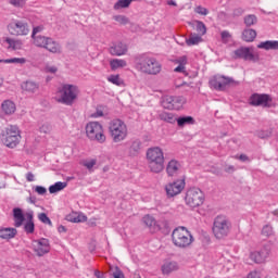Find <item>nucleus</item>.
Segmentation results:
<instances>
[{
	"label": "nucleus",
	"mask_w": 278,
	"mask_h": 278,
	"mask_svg": "<svg viewBox=\"0 0 278 278\" xmlns=\"http://www.w3.org/2000/svg\"><path fill=\"white\" fill-rule=\"evenodd\" d=\"M146 160L150 173L154 175H160L164 173V150L160 147L149 148L146 152Z\"/></svg>",
	"instance_id": "f257e3e1"
},
{
	"label": "nucleus",
	"mask_w": 278,
	"mask_h": 278,
	"mask_svg": "<svg viewBox=\"0 0 278 278\" xmlns=\"http://www.w3.org/2000/svg\"><path fill=\"white\" fill-rule=\"evenodd\" d=\"M79 97V87L77 85L64 84L59 87L55 99L63 105H73Z\"/></svg>",
	"instance_id": "f03ea898"
},
{
	"label": "nucleus",
	"mask_w": 278,
	"mask_h": 278,
	"mask_svg": "<svg viewBox=\"0 0 278 278\" xmlns=\"http://www.w3.org/2000/svg\"><path fill=\"white\" fill-rule=\"evenodd\" d=\"M172 242L178 249H188L194 242V237L188 228L178 227L172 232Z\"/></svg>",
	"instance_id": "7ed1b4c3"
},
{
	"label": "nucleus",
	"mask_w": 278,
	"mask_h": 278,
	"mask_svg": "<svg viewBox=\"0 0 278 278\" xmlns=\"http://www.w3.org/2000/svg\"><path fill=\"white\" fill-rule=\"evenodd\" d=\"M109 132L113 142L118 143L127 140L129 128H127V124L123 119H113L110 123Z\"/></svg>",
	"instance_id": "20e7f679"
},
{
	"label": "nucleus",
	"mask_w": 278,
	"mask_h": 278,
	"mask_svg": "<svg viewBox=\"0 0 278 278\" xmlns=\"http://www.w3.org/2000/svg\"><path fill=\"white\" fill-rule=\"evenodd\" d=\"M13 218L15 223V227H22L24 223V230L27 233H34L36 226L34 225V212H28L23 214V210L14 208L13 210Z\"/></svg>",
	"instance_id": "39448f33"
},
{
	"label": "nucleus",
	"mask_w": 278,
	"mask_h": 278,
	"mask_svg": "<svg viewBox=\"0 0 278 278\" xmlns=\"http://www.w3.org/2000/svg\"><path fill=\"white\" fill-rule=\"evenodd\" d=\"M85 131L89 140L99 142V144H103L108 140L105 137V129H103V124L99 122L87 123Z\"/></svg>",
	"instance_id": "423d86ee"
},
{
	"label": "nucleus",
	"mask_w": 278,
	"mask_h": 278,
	"mask_svg": "<svg viewBox=\"0 0 278 278\" xmlns=\"http://www.w3.org/2000/svg\"><path fill=\"white\" fill-rule=\"evenodd\" d=\"M212 231L217 240H223L231 232V222L226 216L219 215L214 219Z\"/></svg>",
	"instance_id": "0eeeda50"
},
{
	"label": "nucleus",
	"mask_w": 278,
	"mask_h": 278,
	"mask_svg": "<svg viewBox=\"0 0 278 278\" xmlns=\"http://www.w3.org/2000/svg\"><path fill=\"white\" fill-rule=\"evenodd\" d=\"M137 71L143 73V75H160L162 64L154 58H142L137 62Z\"/></svg>",
	"instance_id": "6e6552de"
},
{
	"label": "nucleus",
	"mask_w": 278,
	"mask_h": 278,
	"mask_svg": "<svg viewBox=\"0 0 278 278\" xmlns=\"http://www.w3.org/2000/svg\"><path fill=\"white\" fill-rule=\"evenodd\" d=\"M185 203L188 207H201L205 203V193L200 188H189L185 195Z\"/></svg>",
	"instance_id": "1a4fd4ad"
},
{
	"label": "nucleus",
	"mask_w": 278,
	"mask_h": 278,
	"mask_svg": "<svg viewBox=\"0 0 278 278\" xmlns=\"http://www.w3.org/2000/svg\"><path fill=\"white\" fill-rule=\"evenodd\" d=\"M2 140L9 149H15L21 142V130L18 126H9L5 128V131L2 134Z\"/></svg>",
	"instance_id": "9d476101"
},
{
	"label": "nucleus",
	"mask_w": 278,
	"mask_h": 278,
	"mask_svg": "<svg viewBox=\"0 0 278 278\" xmlns=\"http://www.w3.org/2000/svg\"><path fill=\"white\" fill-rule=\"evenodd\" d=\"M30 249L37 257H45V255L51 252V242L47 238L33 240Z\"/></svg>",
	"instance_id": "9b49d317"
},
{
	"label": "nucleus",
	"mask_w": 278,
	"mask_h": 278,
	"mask_svg": "<svg viewBox=\"0 0 278 278\" xmlns=\"http://www.w3.org/2000/svg\"><path fill=\"white\" fill-rule=\"evenodd\" d=\"M236 84L238 83L233 80V78L223 76V75L214 76L210 80L211 88H214V90H219V91L227 90V88L231 86H236Z\"/></svg>",
	"instance_id": "f8f14e48"
},
{
	"label": "nucleus",
	"mask_w": 278,
	"mask_h": 278,
	"mask_svg": "<svg viewBox=\"0 0 278 278\" xmlns=\"http://www.w3.org/2000/svg\"><path fill=\"white\" fill-rule=\"evenodd\" d=\"M8 31L11 36H27L29 34V25L22 20H13L8 25Z\"/></svg>",
	"instance_id": "ddd939ff"
},
{
	"label": "nucleus",
	"mask_w": 278,
	"mask_h": 278,
	"mask_svg": "<svg viewBox=\"0 0 278 278\" xmlns=\"http://www.w3.org/2000/svg\"><path fill=\"white\" fill-rule=\"evenodd\" d=\"M250 105H254L256 108H273L275 102H273V97L266 93H254L249 99Z\"/></svg>",
	"instance_id": "4468645a"
},
{
	"label": "nucleus",
	"mask_w": 278,
	"mask_h": 278,
	"mask_svg": "<svg viewBox=\"0 0 278 278\" xmlns=\"http://www.w3.org/2000/svg\"><path fill=\"white\" fill-rule=\"evenodd\" d=\"M185 103L186 98L181 96H165L162 101V105L165 110H181Z\"/></svg>",
	"instance_id": "2eb2a0df"
},
{
	"label": "nucleus",
	"mask_w": 278,
	"mask_h": 278,
	"mask_svg": "<svg viewBox=\"0 0 278 278\" xmlns=\"http://www.w3.org/2000/svg\"><path fill=\"white\" fill-rule=\"evenodd\" d=\"M186 188V178L177 179L173 182H169L165 186V192L169 199L173 197H177V194H181L184 189Z\"/></svg>",
	"instance_id": "dca6fc26"
},
{
	"label": "nucleus",
	"mask_w": 278,
	"mask_h": 278,
	"mask_svg": "<svg viewBox=\"0 0 278 278\" xmlns=\"http://www.w3.org/2000/svg\"><path fill=\"white\" fill-rule=\"evenodd\" d=\"M268 257H270V250L268 248H263L260 251H251L249 254V258L254 264H266Z\"/></svg>",
	"instance_id": "f3484780"
},
{
	"label": "nucleus",
	"mask_w": 278,
	"mask_h": 278,
	"mask_svg": "<svg viewBox=\"0 0 278 278\" xmlns=\"http://www.w3.org/2000/svg\"><path fill=\"white\" fill-rule=\"evenodd\" d=\"M181 170V164L177 160H170L166 166L168 177H177Z\"/></svg>",
	"instance_id": "a211bd4d"
},
{
	"label": "nucleus",
	"mask_w": 278,
	"mask_h": 278,
	"mask_svg": "<svg viewBox=\"0 0 278 278\" xmlns=\"http://www.w3.org/2000/svg\"><path fill=\"white\" fill-rule=\"evenodd\" d=\"M128 48L123 42H117L110 48L111 55H116L121 58L122 55H127Z\"/></svg>",
	"instance_id": "6ab92c4d"
},
{
	"label": "nucleus",
	"mask_w": 278,
	"mask_h": 278,
	"mask_svg": "<svg viewBox=\"0 0 278 278\" xmlns=\"http://www.w3.org/2000/svg\"><path fill=\"white\" fill-rule=\"evenodd\" d=\"M1 111L5 116H12L16 112V103L12 100H4L1 103Z\"/></svg>",
	"instance_id": "aec40b11"
},
{
	"label": "nucleus",
	"mask_w": 278,
	"mask_h": 278,
	"mask_svg": "<svg viewBox=\"0 0 278 278\" xmlns=\"http://www.w3.org/2000/svg\"><path fill=\"white\" fill-rule=\"evenodd\" d=\"M18 231L15 228H1L0 229V239L1 240H12L16 237Z\"/></svg>",
	"instance_id": "412c9836"
},
{
	"label": "nucleus",
	"mask_w": 278,
	"mask_h": 278,
	"mask_svg": "<svg viewBox=\"0 0 278 278\" xmlns=\"http://www.w3.org/2000/svg\"><path fill=\"white\" fill-rule=\"evenodd\" d=\"M258 49H264L265 51H277L278 49V40H267L260 42L257 45Z\"/></svg>",
	"instance_id": "4be33fe9"
},
{
	"label": "nucleus",
	"mask_w": 278,
	"mask_h": 278,
	"mask_svg": "<svg viewBox=\"0 0 278 278\" xmlns=\"http://www.w3.org/2000/svg\"><path fill=\"white\" fill-rule=\"evenodd\" d=\"M66 220L70 223H86L88 217L81 213L73 212L66 216Z\"/></svg>",
	"instance_id": "5701e85b"
},
{
	"label": "nucleus",
	"mask_w": 278,
	"mask_h": 278,
	"mask_svg": "<svg viewBox=\"0 0 278 278\" xmlns=\"http://www.w3.org/2000/svg\"><path fill=\"white\" fill-rule=\"evenodd\" d=\"M179 270V264L177 262H167L162 266L163 275H170V273H175Z\"/></svg>",
	"instance_id": "b1692460"
},
{
	"label": "nucleus",
	"mask_w": 278,
	"mask_h": 278,
	"mask_svg": "<svg viewBox=\"0 0 278 278\" xmlns=\"http://www.w3.org/2000/svg\"><path fill=\"white\" fill-rule=\"evenodd\" d=\"M244 60H250V62H257V60H260V54L252 48H245Z\"/></svg>",
	"instance_id": "393cba45"
},
{
	"label": "nucleus",
	"mask_w": 278,
	"mask_h": 278,
	"mask_svg": "<svg viewBox=\"0 0 278 278\" xmlns=\"http://www.w3.org/2000/svg\"><path fill=\"white\" fill-rule=\"evenodd\" d=\"M174 64H178V66L174 70L175 73H186V64H188V59L186 56L176 59L174 60Z\"/></svg>",
	"instance_id": "a878e982"
},
{
	"label": "nucleus",
	"mask_w": 278,
	"mask_h": 278,
	"mask_svg": "<svg viewBox=\"0 0 278 278\" xmlns=\"http://www.w3.org/2000/svg\"><path fill=\"white\" fill-rule=\"evenodd\" d=\"M43 49H47L48 51H50V53H60V45L51 38H48V41L46 42V47H43Z\"/></svg>",
	"instance_id": "bb28decb"
},
{
	"label": "nucleus",
	"mask_w": 278,
	"mask_h": 278,
	"mask_svg": "<svg viewBox=\"0 0 278 278\" xmlns=\"http://www.w3.org/2000/svg\"><path fill=\"white\" fill-rule=\"evenodd\" d=\"M160 121H164V123L175 124L177 123V117H175V114L168 113V112H162L159 115Z\"/></svg>",
	"instance_id": "cd10ccee"
},
{
	"label": "nucleus",
	"mask_w": 278,
	"mask_h": 278,
	"mask_svg": "<svg viewBox=\"0 0 278 278\" xmlns=\"http://www.w3.org/2000/svg\"><path fill=\"white\" fill-rule=\"evenodd\" d=\"M112 71H117V68H125L127 66V61L123 59H114L110 62Z\"/></svg>",
	"instance_id": "c85d7f7f"
},
{
	"label": "nucleus",
	"mask_w": 278,
	"mask_h": 278,
	"mask_svg": "<svg viewBox=\"0 0 278 278\" xmlns=\"http://www.w3.org/2000/svg\"><path fill=\"white\" fill-rule=\"evenodd\" d=\"M39 86L35 81H25L22 84V89L25 90V92H36L38 90Z\"/></svg>",
	"instance_id": "c756f323"
},
{
	"label": "nucleus",
	"mask_w": 278,
	"mask_h": 278,
	"mask_svg": "<svg viewBox=\"0 0 278 278\" xmlns=\"http://www.w3.org/2000/svg\"><path fill=\"white\" fill-rule=\"evenodd\" d=\"M66 186H67L66 182L58 181L54 185H51L49 187V192H50V194H55V192H62V190H64V188H66Z\"/></svg>",
	"instance_id": "7c9ffc66"
},
{
	"label": "nucleus",
	"mask_w": 278,
	"mask_h": 278,
	"mask_svg": "<svg viewBox=\"0 0 278 278\" xmlns=\"http://www.w3.org/2000/svg\"><path fill=\"white\" fill-rule=\"evenodd\" d=\"M33 40H34V46L35 47H40L42 49H45L48 40H49V37H45V36H35V37H31Z\"/></svg>",
	"instance_id": "2f4dec72"
},
{
	"label": "nucleus",
	"mask_w": 278,
	"mask_h": 278,
	"mask_svg": "<svg viewBox=\"0 0 278 278\" xmlns=\"http://www.w3.org/2000/svg\"><path fill=\"white\" fill-rule=\"evenodd\" d=\"M178 127H185V125H194V118L192 116H185L176 118Z\"/></svg>",
	"instance_id": "473e14b6"
},
{
	"label": "nucleus",
	"mask_w": 278,
	"mask_h": 278,
	"mask_svg": "<svg viewBox=\"0 0 278 278\" xmlns=\"http://www.w3.org/2000/svg\"><path fill=\"white\" fill-rule=\"evenodd\" d=\"M200 42H203V38H201L199 35H191L189 39L186 40L188 47H194Z\"/></svg>",
	"instance_id": "72a5a7b5"
},
{
	"label": "nucleus",
	"mask_w": 278,
	"mask_h": 278,
	"mask_svg": "<svg viewBox=\"0 0 278 278\" xmlns=\"http://www.w3.org/2000/svg\"><path fill=\"white\" fill-rule=\"evenodd\" d=\"M273 131H274L273 128H266V129L258 130L257 137L261 138L262 140H266V139L273 137Z\"/></svg>",
	"instance_id": "f704fd0d"
},
{
	"label": "nucleus",
	"mask_w": 278,
	"mask_h": 278,
	"mask_svg": "<svg viewBox=\"0 0 278 278\" xmlns=\"http://www.w3.org/2000/svg\"><path fill=\"white\" fill-rule=\"evenodd\" d=\"M245 42H253L257 38V31L255 29H245Z\"/></svg>",
	"instance_id": "c9c22d12"
},
{
	"label": "nucleus",
	"mask_w": 278,
	"mask_h": 278,
	"mask_svg": "<svg viewBox=\"0 0 278 278\" xmlns=\"http://www.w3.org/2000/svg\"><path fill=\"white\" fill-rule=\"evenodd\" d=\"M245 27H252V25H257V16L249 14L244 17Z\"/></svg>",
	"instance_id": "e433bc0d"
},
{
	"label": "nucleus",
	"mask_w": 278,
	"mask_h": 278,
	"mask_svg": "<svg viewBox=\"0 0 278 278\" xmlns=\"http://www.w3.org/2000/svg\"><path fill=\"white\" fill-rule=\"evenodd\" d=\"M3 64H27V59L25 58H13L3 60Z\"/></svg>",
	"instance_id": "4c0bfd02"
},
{
	"label": "nucleus",
	"mask_w": 278,
	"mask_h": 278,
	"mask_svg": "<svg viewBox=\"0 0 278 278\" xmlns=\"http://www.w3.org/2000/svg\"><path fill=\"white\" fill-rule=\"evenodd\" d=\"M51 131H53V126H51L48 122L42 123L39 126V132L40 134H51Z\"/></svg>",
	"instance_id": "58836bf2"
},
{
	"label": "nucleus",
	"mask_w": 278,
	"mask_h": 278,
	"mask_svg": "<svg viewBox=\"0 0 278 278\" xmlns=\"http://www.w3.org/2000/svg\"><path fill=\"white\" fill-rule=\"evenodd\" d=\"M108 81H110V84H113L114 86H123V79L121 78L119 75H111L108 77Z\"/></svg>",
	"instance_id": "ea45409f"
},
{
	"label": "nucleus",
	"mask_w": 278,
	"mask_h": 278,
	"mask_svg": "<svg viewBox=\"0 0 278 278\" xmlns=\"http://www.w3.org/2000/svg\"><path fill=\"white\" fill-rule=\"evenodd\" d=\"M129 5H131V3L129 2V0H118V1L114 4L113 9H114V10H123V9H125V8H129Z\"/></svg>",
	"instance_id": "a19ab883"
},
{
	"label": "nucleus",
	"mask_w": 278,
	"mask_h": 278,
	"mask_svg": "<svg viewBox=\"0 0 278 278\" xmlns=\"http://www.w3.org/2000/svg\"><path fill=\"white\" fill-rule=\"evenodd\" d=\"M197 23V31L200 36H205L207 34V27H205V24L201 21H195Z\"/></svg>",
	"instance_id": "79ce46f5"
},
{
	"label": "nucleus",
	"mask_w": 278,
	"mask_h": 278,
	"mask_svg": "<svg viewBox=\"0 0 278 278\" xmlns=\"http://www.w3.org/2000/svg\"><path fill=\"white\" fill-rule=\"evenodd\" d=\"M113 21H115L119 25H127L129 23V18L125 15H114Z\"/></svg>",
	"instance_id": "37998d69"
},
{
	"label": "nucleus",
	"mask_w": 278,
	"mask_h": 278,
	"mask_svg": "<svg viewBox=\"0 0 278 278\" xmlns=\"http://www.w3.org/2000/svg\"><path fill=\"white\" fill-rule=\"evenodd\" d=\"M142 220L147 227H155V218L153 216L146 215Z\"/></svg>",
	"instance_id": "c03bdc74"
},
{
	"label": "nucleus",
	"mask_w": 278,
	"mask_h": 278,
	"mask_svg": "<svg viewBox=\"0 0 278 278\" xmlns=\"http://www.w3.org/2000/svg\"><path fill=\"white\" fill-rule=\"evenodd\" d=\"M8 45L10 46L11 49H21L23 47V42L21 40H14V39H7Z\"/></svg>",
	"instance_id": "a18cd8bd"
},
{
	"label": "nucleus",
	"mask_w": 278,
	"mask_h": 278,
	"mask_svg": "<svg viewBox=\"0 0 278 278\" xmlns=\"http://www.w3.org/2000/svg\"><path fill=\"white\" fill-rule=\"evenodd\" d=\"M38 218L41 223H43L45 225H49L50 227H53V223L51 222V219L49 218V216H47L46 213H40L38 215Z\"/></svg>",
	"instance_id": "49530a36"
},
{
	"label": "nucleus",
	"mask_w": 278,
	"mask_h": 278,
	"mask_svg": "<svg viewBox=\"0 0 278 278\" xmlns=\"http://www.w3.org/2000/svg\"><path fill=\"white\" fill-rule=\"evenodd\" d=\"M273 233H274L273 226L266 225L263 227L262 236H265V238H270V236H273Z\"/></svg>",
	"instance_id": "de8ad7c7"
},
{
	"label": "nucleus",
	"mask_w": 278,
	"mask_h": 278,
	"mask_svg": "<svg viewBox=\"0 0 278 278\" xmlns=\"http://www.w3.org/2000/svg\"><path fill=\"white\" fill-rule=\"evenodd\" d=\"M194 12L195 14H200L201 16H207V14H210V11L202 5L195 7Z\"/></svg>",
	"instance_id": "09e8293b"
},
{
	"label": "nucleus",
	"mask_w": 278,
	"mask_h": 278,
	"mask_svg": "<svg viewBox=\"0 0 278 278\" xmlns=\"http://www.w3.org/2000/svg\"><path fill=\"white\" fill-rule=\"evenodd\" d=\"M84 166H86L88 170H91V168H94V166H97V159H90L88 161H85Z\"/></svg>",
	"instance_id": "8fccbe9b"
},
{
	"label": "nucleus",
	"mask_w": 278,
	"mask_h": 278,
	"mask_svg": "<svg viewBox=\"0 0 278 278\" xmlns=\"http://www.w3.org/2000/svg\"><path fill=\"white\" fill-rule=\"evenodd\" d=\"M45 71L47 73H50L51 75H55L58 73V66H55L53 64H47L45 67Z\"/></svg>",
	"instance_id": "3c124183"
},
{
	"label": "nucleus",
	"mask_w": 278,
	"mask_h": 278,
	"mask_svg": "<svg viewBox=\"0 0 278 278\" xmlns=\"http://www.w3.org/2000/svg\"><path fill=\"white\" fill-rule=\"evenodd\" d=\"M264 274L262 271L253 270L251 271L247 278H263Z\"/></svg>",
	"instance_id": "603ef678"
},
{
	"label": "nucleus",
	"mask_w": 278,
	"mask_h": 278,
	"mask_svg": "<svg viewBox=\"0 0 278 278\" xmlns=\"http://www.w3.org/2000/svg\"><path fill=\"white\" fill-rule=\"evenodd\" d=\"M10 3L15 8H23V5H25V0H10Z\"/></svg>",
	"instance_id": "864d4df0"
},
{
	"label": "nucleus",
	"mask_w": 278,
	"mask_h": 278,
	"mask_svg": "<svg viewBox=\"0 0 278 278\" xmlns=\"http://www.w3.org/2000/svg\"><path fill=\"white\" fill-rule=\"evenodd\" d=\"M232 58H244V48H240L233 52Z\"/></svg>",
	"instance_id": "5fc2aeb1"
},
{
	"label": "nucleus",
	"mask_w": 278,
	"mask_h": 278,
	"mask_svg": "<svg viewBox=\"0 0 278 278\" xmlns=\"http://www.w3.org/2000/svg\"><path fill=\"white\" fill-rule=\"evenodd\" d=\"M35 192H37V194H47V188H45L42 186H36Z\"/></svg>",
	"instance_id": "6e6d98bb"
},
{
	"label": "nucleus",
	"mask_w": 278,
	"mask_h": 278,
	"mask_svg": "<svg viewBox=\"0 0 278 278\" xmlns=\"http://www.w3.org/2000/svg\"><path fill=\"white\" fill-rule=\"evenodd\" d=\"M228 38H231V35L229 34V31H227V30L222 31V40L224 42H227Z\"/></svg>",
	"instance_id": "4d7b16f0"
},
{
	"label": "nucleus",
	"mask_w": 278,
	"mask_h": 278,
	"mask_svg": "<svg viewBox=\"0 0 278 278\" xmlns=\"http://www.w3.org/2000/svg\"><path fill=\"white\" fill-rule=\"evenodd\" d=\"M42 26H37L33 29L31 38H36V34H40L42 31Z\"/></svg>",
	"instance_id": "13d9d810"
},
{
	"label": "nucleus",
	"mask_w": 278,
	"mask_h": 278,
	"mask_svg": "<svg viewBox=\"0 0 278 278\" xmlns=\"http://www.w3.org/2000/svg\"><path fill=\"white\" fill-rule=\"evenodd\" d=\"M26 179H27V181H34V179H35L34 174L31 172H28L26 174Z\"/></svg>",
	"instance_id": "bf43d9fd"
},
{
	"label": "nucleus",
	"mask_w": 278,
	"mask_h": 278,
	"mask_svg": "<svg viewBox=\"0 0 278 278\" xmlns=\"http://www.w3.org/2000/svg\"><path fill=\"white\" fill-rule=\"evenodd\" d=\"M94 277H97V278H105V274H103V273H101L99 270H96L94 271Z\"/></svg>",
	"instance_id": "052dcab7"
},
{
	"label": "nucleus",
	"mask_w": 278,
	"mask_h": 278,
	"mask_svg": "<svg viewBox=\"0 0 278 278\" xmlns=\"http://www.w3.org/2000/svg\"><path fill=\"white\" fill-rule=\"evenodd\" d=\"M93 116L94 118H100L101 116H103V111H97Z\"/></svg>",
	"instance_id": "680f3d73"
},
{
	"label": "nucleus",
	"mask_w": 278,
	"mask_h": 278,
	"mask_svg": "<svg viewBox=\"0 0 278 278\" xmlns=\"http://www.w3.org/2000/svg\"><path fill=\"white\" fill-rule=\"evenodd\" d=\"M226 173H233V170H235V168H233V166H228V167H226Z\"/></svg>",
	"instance_id": "e2e57ef3"
},
{
	"label": "nucleus",
	"mask_w": 278,
	"mask_h": 278,
	"mask_svg": "<svg viewBox=\"0 0 278 278\" xmlns=\"http://www.w3.org/2000/svg\"><path fill=\"white\" fill-rule=\"evenodd\" d=\"M65 231H66V227H64V226L59 227V232L60 233H65Z\"/></svg>",
	"instance_id": "0e129e2a"
},
{
	"label": "nucleus",
	"mask_w": 278,
	"mask_h": 278,
	"mask_svg": "<svg viewBox=\"0 0 278 278\" xmlns=\"http://www.w3.org/2000/svg\"><path fill=\"white\" fill-rule=\"evenodd\" d=\"M168 5H177V3L175 1H169Z\"/></svg>",
	"instance_id": "69168bd1"
},
{
	"label": "nucleus",
	"mask_w": 278,
	"mask_h": 278,
	"mask_svg": "<svg viewBox=\"0 0 278 278\" xmlns=\"http://www.w3.org/2000/svg\"><path fill=\"white\" fill-rule=\"evenodd\" d=\"M134 278H142L140 275H135Z\"/></svg>",
	"instance_id": "338daca9"
},
{
	"label": "nucleus",
	"mask_w": 278,
	"mask_h": 278,
	"mask_svg": "<svg viewBox=\"0 0 278 278\" xmlns=\"http://www.w3.org/2000/svg\"><path fill=\"white\" fill-rule=\"evenodd\" d=\"M1 62L3 63V60L0 59V63H1Z\"/></svg>",
	"instance_id": "774afa93"
}]
</instances>
